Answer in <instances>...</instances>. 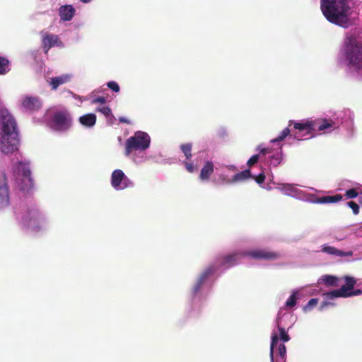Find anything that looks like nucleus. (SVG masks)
<instances>
[{"instance_id": "f257e3e1", "label": "nucleus", "mask_w": 362, "mask_h": 362, "mask_svg": "<svg viewBox=\"0 0 362 362\" xmlns=\"http://www.w3.org/2000/svg\"><path fill=\"white\" fill-rule=\"evenodd\" d=\"M320 8L330 23L346 28L350 25V6L347 0H321Z\"/></svg>"}, {"instance_id": "f03ea898", "label": "nucleus", "mask_w": 362, "mask_h": 362, "mask_svg": "<svg viewBox=\"0 0 362 362\" xmlns=\"http://www.w3.org/2000/svg\"><path fill=\"white\" fill-rule=\"evenodd\" d=\"M341 124V119L332 118H317L315 119H305L296 122L289 121V127L293 126V129L299 131H305L306 134L313 132H322L325 134L331 133L338 129Z\"/></svg>"}, {"instance_id": "7ed1b4c3", "label": "nucleus", "mask_w": 362, "mask_h": 362, "mask_svg": "<svg viewBox=\"0 0 362 362\" xmlns=\"http://www.w3.org/2000/svg\"><path fill=\"white\" fill-rule=\"evenodd\" d=\"M344 56L349 68L356 71L362 69V43L356 38L350 37L346 40Z\"/></svg>"}, {"instance_id": "20e7f679", "label": "nucleus", "mask_w": 362, "mask_h": 362, "mask_svg": "<svg viewBox=\"0 0 362 362\" xmlns=\"http://www.w3.org/2000/svg\"><path fill=\"white\" fill-rule=\"evenodd\" d=\"M19 129L14 117L7 109L0 110V136H18Z\"/></svg>"}, {"instance_id": "39448f33", "label": "nucleus", "mask_w": 362, "mask_h": 362, "mask_svg": "<svg viewBox=\"0 0 362 362\" xmlns=\"http://www.w3.org/2000/svg\"><path fill=\"white\" fill-rule=\"evenodd\" d=\"M22 174L17 178V187L23 193H28L34 186L33 180L31 176V170L26 164L21 165Z\"/></svg>"}, {"instance_id": "423d86ee", "label": "nucleus", "mask_w": 362, "mask_h": 362, "mask_svg": "<svg viewBox=\"0 0 362 362\" xmlns=\"http://www.w3.org/2000/svg\"><path fill=\"white\" fill-rule=\"evenodd\" d=\"M344 279L346 281L345 285L341 286L339 289L324 293L327 299L332 300L339 297H350L349 292L354 289L356 280L354 277L349 276H345Z\"/></svg>"}, {"instance_id": "0eeeda50", "label": "nucleus", "mask_w": 362, "mask_h": 362, "mask_svg": "<svg viewBox=\"0 0 362 362\" xmlns=\"http://www.w3.org/2000/svg\"><path fill=\"white\" fill-rule=\"evenodd\" d=\"M21 218L24 225L35 230L39 228V224L43 221L42 216L35 206L28 208Z\"/></svg>"}, {"instance_id": "6e6552de", "label": "nucleus", "mask_w": 362, "mask_h": 362, "mask_svg": "<svg viewBox=\"0 0 362 362\" xmlns=\"http://www.w3.org/2000/svg\"><path fill=\"white\" fill-rule=\"evenodd\" d=\"M150 137H129L126 141L125 155L134 151H144L148 148Z\"/></svg>"}, {"instance_id": "1a4fd4ad", "label": "nucleus", "mask_w": 362, "mask_h": 362, "mask_svg": "<svg viewBox=\"0 0 362 362\" xmlns=\"http://www.w3.org/2000/svg\"><path fill=\"white\" fill-rule=\"evenodd\" d=\"M72 124L71 115L66 112H56L52 117V127L59 131L69 129Z\"/></svg>"}, {"instance_id": "9d476101", "label": "nucleus", "mask_w": 362, "mask_h": 362, "mask_svg": "<svg viewBox=\"0 0 362 362\" xmlns=\"http://www.w3.org/2000/svg\"><path fill=\"white\" fill-rule=\"evenodd\" d=\"M243 255L249 256L255 259L274 260L279 258L278 252L267 250H255L246 252Z\"/></svg>"}, {"instance_id": "9b49d317", "label": "nucleus", "mask_w": 362, "mask_h": 362, "mask_svg": "<svg viewBox=\"0 0 362 362\" xmlns=\"http://www.w3.org/2000/svg\"><path fill=\"white\" fill-rule=\"evenodd\" d=\"M42 45L45 54L54 46H62V42L58 35L42 32Z\"/></svg>"}, {"instance_id": "f8f14e48", "label": "nucleus", "mask_w": 362, "mask_h": 362, "mask_svg": "<svg viewBox=\"0 0 362 362\" xmlns=\"http://www.w3.org/2000/svg\"><path fill=\"white\" fill-rule=\"evenodd\" d=\"M18 144V137H0V151L5 154L17 150Z\"/></svg>"}, {"instance_id": "ddd939ff", "label": "nucleus", "mask_w": 362, "mask_h": 362, "mask_svg": "<svg viewBox=\"0 0 362 362\" xmlns=\"http://www.w3.org/2000/svg\"><path fill=\"white\" fill-rule=\"evenodd\" d=\"M128 178L122 170H115L111 175V185L115 189H122L127 187L125 184Z\"/></svg>"}, {"instance_id": "4468645a", "label": "nucleus", "mask_w": 362, "mask_h": 362, "mask_svg": "<svg viewBox=\"0 0 362 362\" xmlns=\"http://www.w3.org/2000/svg\"><path fill=\"white\" fill-rule=\"evenodd\" d=\"M22 105L26 110L36 111L41 107L42 103L37 97L26 96L22 101Z\"/></svg>"}, {"instance_id": "2eb2a0df", "label": "nucleus", "mask_w": 362, "mask_h": 362, "mask_svg": "<svg viewBox=\"0 0 362 362\" xmlns=\"http://www.w3.org/2000/svg\"><path fill=\"white\" fill-rule=\"evenodd\" d=\"M214 269L213 267H209L199 276L192 290L193 293H197L202 288L205 280L213 274Z\"/></svg>"}, {"instance_id": "dca6fc26", "label": "nucleus", "mask_w": 362, "mask_h": 362, "mask_svg": "<svg viewBox=\"0 0 362 362\" xmlns=\"http://www.w3.org/2000/svg\"><path fill=\"white\" fill-rule=\"evenodd\" d=\"M243 255L244 253H233L225 255L221 258L220 264L221 266H226L228 267H232L237 263L238 260L241 256H244Z\"/></svg>"}, {"instance_id": "f3484780", "label": "nucleus", "mask_w": 362, "mask_h": 362, "mask_svg": "<svg viewBox=\"0 0 362 362\" xmlns=\"http://www.w3.org/2000/svg\"><path fill=\"white\" fill-rule=\"evenodd\" d=\"M71 76L69 74H63L59 76L51 78L50 86L52 90H56L59 86L70 81Z\"/></svg>"}, {"instance_id": "a211bd4d", "label": "nucleus", "mask_w": 362, "mask_h": 362, "mask_svg": "<svg viewBox=\"0 0 362 362\" xmlns=\"http://www.w3.org/2000/svg\"><path fill=\"white\" fill-rule=\"evenodd\" d=\"M322 251L329 255L338 256V257H346L351 256L353 255L352 251L344 252L338 250L337 248L332 246H323Z\"/></svg>"}, {"instance_id": "6ab92c4d", "label": "nucleus", "mask_w": 362, "mask_h": 362, "mask_svg": "<svg viewBox=\"0 0 362 362\" xmlns=\"http://www.w3.org/2000/svg\"><path fill=\"white\" fill-rule=\"evenodd\" d=\"M75 9L71 5L62 6L59 9V16L63 21H70L74 14Z\"/></svg>"}, {"instance_id": "aec40b11", "label": "nucleus", "mask_w": 362, "mask_h": 362, "mask_svg": "<svg viewBox=\"0 0 362 362\" xmlns=\"http://www.w3.org/2000/svg\"><path fill=\"white\" fill-rule=\"evenodd\" d=\"M214 163L211 161H206L201 170L199 178L202 180H208L214 173Z\"/></svg>"}, {"instance_id": "412c9836", "label": "nucleus", "mask_w": 362, "mask_h": 362, "mask_svg": "<svg viewBox=\"0 0 362 362\" xmlns=\"http://www.w3.org/2000/svg\"><path fill=\"white\" fill-rule=\"evenodd\" d=\"M9 204L8 187L4 183L0 185V208H4Z\"/></svg>"}, {"instance_id": "4be33fe9", "label": "nucleus", "mask_w": 362, "mask_h": 362, "mask_svg": "<svg viewBox=\"0 0 362 362\" xmlns=\"http://www.w3.org/2000/svg\"><path fill=\"white\" fill-rule=\"evenodd\" d=\"M79 122L82 125L90 127L95 124L96 116L93 113H88L80 117Z\"/></svg>"}, {"instance_id": "5701e85b", "label": "nucleus", "mask_w": 362, "mask_h": 362, "mask_svg": "<svg viewBox=\"0 0 362 362\" xmlns=\"http://www.w3.org/2000/svg\"><path fill=\"white\" fill-rule=\"evenodd\" d=\"M252 177L250 169H246L240 173L235 174L231 180V182H243Z\"/></svg>"}, {"instance_id": "b1692460", "label": "nucleus", "mask_w": 362, "mask_h": 362, "mask_svg": "<svg viewBox=\"0 0 362 362\" xmlns=\"http://www.w3.org/2000/svg\"><path fill=\"white\" fill-rule=\"evenodd\" d=\"M343 198L342 195L340 194H337L333 196H324L318 199L317 202L320 204H329V203H335Z\"/></svg>"}, {"instance_id": "393cba45", "label": "nucleus", "mask_w": 362, "mask_h": 362, "mask_svg": "<svg viewBox=\"0 0 362 362\" xmlns=\"http://www.w3.org/2000/svg\"><path fill=\"white\" fill-rule=\"evenodd\" d=\"M322 280L324 283L330 286H337L338 285L339 279L332 275H324L322 276Z\"/></svg>"}, {"instance_id": "a878e982", "label": "nucleus", "mask_w": 362, "mask_h": 362, "mask_svg": "<svg viewBox=\"0 0 362 362\" xmlns=\"http://www.w3.org/2000/svg\"><path fill=\"white\" fill-rule=\"evenodd\" d=\"M9 69V61L8 59L0 56V74L3 75L8 72Z\"/></svg>"}, {"instance_id": "bb28decb", "label": "nucleus", "mask_w": 362, "mask_h": 362, "mask_svg": "<svg viewBox=\"0 0 362 362\" xmlns=\"http://www.w3.org/2000/svg\"><path fill=\"white\" fill-rule=\"evenodd\" d=\"M279 342V337L278 335L274 333L272 336V341H271V346H270V358L272 362H274V347L277 345Z\"/></svg>"}, {"instance_id": "cd10ccee", "label": "nucleus", "mask_w": 362, "mask_h": 362, "mask_svg": "<svg viewBox=\"0 0 362 362\" xmlns=\"http://www.w3.org/2000/svg\"><path fill=\"white\" fill-rule=\"evenodd\" d=\"M180 148H181L182 153L186 156L187 159L191 158V157H192V153H191L192 144H182L180 146Z\"/></svg>"}, {"instance_id": "c85d7f7f", "label": "nucleus", "mask_w": 362, "mask_h": 362, "mask_svg": "<svg viewBox=\"0 0 362 362\" xmlns=\"http://www.w3.org/2000/svg\"><path fill=\"white\" fill-rule=\"evenodd\" d=\"M296 293H293L291 296L286 301L285 306L287 308H293L296 304Z\"/></svg>"}, {"instance_id": "c756f323", "label": "nucleus", "mask_w": 362, "mask_h": 362, "mask_svg": "<svg viewBox=\"0 0 362 362\" xmlns=\"http://www.w3.org/2000/svg\"><path fill=\"white\" fill-rule=\"evenodd\" d=\"M278 329L279 331V337L284 342H287L290 340V337L286 332L285 329L278 325Z\"/></svg>"}, {"instance_id": "7c9ffc66", "label": "nucleus", "mask_w": 362, "mask_h": 362, "mask_svg": "<svg viewBox=\"0 0 362 362\" xmlns=\"http://www.w3.org/2000/svg\"><path fill=\"white\" fill-rule=\"evenodd\" d=\"M359 195L358 192L355 188L348 189L345 192V196L347 199H354Z\"/></svg>"}, {"instance_id": "2f4dec72", "label": "nucleus", "mask_w": 362, "mask_h": 362, "mask_svg": "<svg viewBox=\"0 0 362 362\" xmlns=\"http://www.w3.org/2000/svg\"><path fill=\"white\" fill-rule=\"evenodd\" d=\"M107 86L115 93L119 92L120 88L118 83L115 81H109L107 83Z\"/></svg>"}, {"instance_id": "473e14b6", "label": "nucleus", "mask_w": 362, "mask_h": 362, "mask_svg": "<svg viewBox=\"0 0 362 362\" xmlns=\"http://www.w3.org/2000/svg\"><path fill=\"white\" fill-rule=\"evenodd\" d=\"M347 205L352 209L354 214H358L359 206L356 202L350 201L347 203Z\"/></svg>"}, {"instance_id": "72a5a7b5", "label": "nucleus", "mask_w": 362, "mask_h": 362, "mask_svg": "<svg viewBox=\"0 0 362 362\" xmlns=\"http://www.w3.org/2000/svg\"><path fill=\"white\" fill-rule=\"evenodd\" d=\"M251 177L255 179L256 182L257 184H259V185L262 184L264 182V180H265V175L263 173H259L257 176H252V175Z\"/></svg>"}, {"instance_id": "f704fd0d", "label": "nucleus", "mask_w": 362, "mask_h": 362, "mask_svg": "<svg viewBox=\"0 0 362 362\" xmlns=\"http://www.w3.org/2000/svg\"><path fill=\"white\" fill-rule=\"evenodd\" d=\"M259 160V155H253L252 157L250 158V159L247 160V165L249 168L252 167L255 164L257 163Z\"/></svg>"}, {"instance_id": "c9c22d12", "label": "nucleus", "mask_w": 362, "mask_h": 362, "mask_svg": "<svg viewBox=\"0 0 362 362\" xmlns=\"http://www.w3.org/2000/svg\"><path fill=\"white\" fill-rule=\"evenodd\" d=\"M278 352L281 358H284L286 354V348L284 344H280L278 346Z\"/></svg>"}, {"instance_id": "e433bc0d", "label": "nucleus", "mask_w": 362, "mask_h": 362, "mask_svg": "<svg viewBox=\"0 0 362 362\" xmlns=\"http://www.w3.org/2000/svg\"><path fill=\"white\" fill-rule=\"evenodd\" d=\"M98 111H100V112H102L106 117H108V116H110L112 114L111 109L109 107H107V106L99 108V109H98Z\"/></svg>"}, {"instance_id": "4c0bfd02", "label": "nucleus", "mask_w": 362, "mask_h": 362, "mask_svg": "<svg viewBox=\"0 0 362 362\" xmlns=\"http://www.w3.org/2000/svg\"><path fill=\"white\" fill-rule=\"evenodd\" d=\"M318 300L317 298L310 299L308 304L304 307V310L310 309L313 306H315L317 304Z\"/></svg>"}, {"instance_id": "58836bf2", "label": "nucleus", "mask_w": 362, "mask_h": 362, "mask_svg": "<svg viewBox=\"0 0 362 362\" xmlns=\"http://www.w3.org/2000/svg\"><path fill=\"white\" fill-rule=\"evenodd\" d=\"M106 103V98L103 96L98 97L92 100V103H100V104H105Z\"/></svg>"}, {"instance_id": "ea45409f", "label": "nucleus", "mask_w": 362, "mask_h": 362, "mask_svg": "<svg viewBox=\"0 0 362 362\" xmlns=\"http://www.w3.org/2000/svg\"><path fill=\"white\" fill-rule=\"evenodd\" d=\"M185 165L186 169L187 170V171L189 173L194 172V165L192 163L185 162Z\"/></svg>"}, {"instance_id": "a19ab883", "label": "nucleus", "mask_w": 362, "mask_h": 362, "mask_svg": "<svg viewBox=\"0 0 362 362\" xmlns=\"http://www.w3.org/2000/svg\"><path fill=\"white\" fill-rule=\"evenodd\" d=\"M280 136H291L290 127L288 126V127L284 129Z\"/></svg>"}, {"instance_id": "79ce46f5", "label": "nucleus", "mask_w": 362, "mask_h": 362, "mask_svg": "<svg viewBox=\"0 0 362 362\" xmlns=\"http://www.w3.org/2000/svg\"><path fill=\"white\" fill-rule=\"evenodd\" d=\"M349 294L350 296H358L362 294V291L361 289H356L354 291L352 290L351 291L349 292Z\"/></svg>"}, {"instance_id": "37998d69", "label": "nucleus", "mask_w": 362, "mask_h": 362, "mask_svg": "<svg viewBox=\"0 0 362 362\" xmlns=\"http://www.w3.org/2000/svg\"><path fill=\"white\" fill-rule=\"evenodd\" d=\"M260 151V153H262V154H267V153H270L272 152V149L269 148H262L259 149Z\"/></svg>"}, {"instance_id": "c03bdc74", "label": "nucleus", "mask_w": 362, "mask_h": 362, "mask_svg": "<svg viewBox=\"0 0 362 362\" xmlns=\"http://www.w3.org/2000/svg\"><path fill=\"white\" fill-rule=\"evenodd\" d=\"M286 137H276L275 139L271 140L272 143L280 142L282 141Z\"/></svg>"}, {"instance_id": "a18cd8bd", "label": "nucleus", "mask_w": 362, "mask_h": 362, "mask_svg": "<svg viewBox=\"0 0 362 362\" xmlns=\"http://www.w3.org/2000/svg\"><path fill=\"white\" fill-rule=\"evenodd\" d=\"M134 136H148L147 133L146 132H140V131H138L136 132L135 134H134Z\"/></svg>"}, {"instance_id": "49530a36", "label": "nucleus", "mask_w": 362, "mask_h": 362, "mask_svg": "<svg viewBox=\"0 0 362 362\" xmlns=\"http://www.w3.org/2000/svg\"><path fill=\"white\" fill-rule=\"evenodd\" d=\"M359 203L362 205V192L359 194Z\"/></svg>"}, {"instance_id": "de8ad7c7", "label": "nucleus", "mask_w": 362, "mask_h": 362, "mask_svg": "<svg viewBox=\"0 0 362 362\" xmlns=\"http://www.w3.org/2000/svg\"><path fill=\"white\" fill-rule=\"evenodd\" d=\"M330 303H327V302H323V303L322 304L321 307L323 308V307H325L328 305H329Z\"/></svg>"}, {"instance_id": "09e8293b", "label": "nucleus", "mask_w": 362, "mask_h": 362, "mask_svg": "<svg viewBox=\"0 0 362 362\" xmlns=\"http://www.w3.org/2000/svg\"><path fill=\"white\" fill-rule=\"evenodd\" d=\"M119 121L121 122H128L127 120L125 118H123V117L119 118Z\"/></svg>"}, {"instance_id": "8fccbe9b", "label": "nucleus", "mask_w": 362, "mask_h": 362, "mask_svg": "<svg viewBox=\"0 0 362 362\" xmlns=\"http://www.w3.org/2000/svg\"><path fill=\"white\" fill-rule=\"evenodd\" d=\"M81 1L83 3H87V2L90 1V0H81Z\"/></svg>"}]
</instances>
